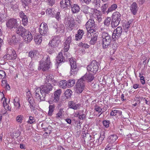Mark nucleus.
I'll return each mask as SVG.
<instances>
[{"instance_id":"obj_1","label":"nucleus","mask_w":150,"mask_h":150,"mask_svg":"<svg viewBox=\"0 0 150 150\" xmlns=\"http://www.w3.org/2000/svg\"><path fill=\"white\" fill-rule=\"evenodd\" d=\"M85 25L87 33V37L88 38H90L91 36V33H94V32H96V25L93 19L91 18L86 23Z\"/></svg>"},{"instance_id":"obj_2","label":"nucleus","mask_w":150,"mask_h":150,"mask_svg":"<svg viewBox=\"0 0 150 150\" xmlns=\"http://www.w3.org/2000/svg\"><path fill=\"white\" fill-rule=\"evenodd\" d=\"M102 37L103 38L102 47L103 49H105L110 45L112 40H113L112 36L107 32H103L102 34Z\"/></svg>"},{"instance_id":"obj_3","label":"nucleus","mask_w":150,"mask_h":150,"mask_svg":"<svg viewBox=\"0 0 150 150\" xmlns=\"http://www.w3.org/2000/svg\"><path fill=\"white\" fill-rule=\"evenodd\" d=\"M50 57L47 56L46 59L44 61L42 59L40 62V66L38 68V70L42 69L43 71H46L50 68Z\"/></svg>"},{"instance_id":"obj_4","label":"nucleus","mask_w":150,"mask_h":150,"mask_svg":"<svg viewBox=\"0 0 150 150\" xmlns=\"http://www.w3.org/2000/svg\"><path fill=\"white\" fill-rule=\"evenodd\" d=\"M99 67L98 63L96 60H93L91 63L88 65L87 67L88 71H91L94 73H96L98 71Z\"/></svg>"},{"instance_id":"obj_5","label":"nucleus","mask_w":150,"mask_h":150,"mask_svg":"<svg viewBox=\"0 0 150 150\" xmlns=\"http://www.w3.org/2000/svg\"><path fill=\"white\" fill-rule=\"evenodd\" d=\"M71 66L70 74L74 76L76 75L79 69V67L76 65V61L74 59L71 58H69Z\"/></svg>"},{"instance_id":"obj_6","label":"nucleus","mask_w":150,"mask_h":150,"mask_svg":"<svg viewBox=\"0 0 150 150\" xmlns=\"http://www.w3.org/2000/svg\"><path fill=\"white\" fill-rule=\"evenodd\" d=\"M6 24L7 28L10 29L16 28L19 25L17 20L13 18H10L7 20Z\"/></svg>"},{"instance_id":"obj_7","label":"nucleus","mask_w":150,"mask_h":150,"mask_svg":"<svg viewBox=\"0 0 150 150\" xmlns=\"http://www.w3.org/2000/svg\"><path fill=\"white\" fill-rule=\"evenodd\" d=\"M26 100L30 104V108L32 110H34L35 109V103L34 98L31 94L30 92L28 91L27 92Z\"/></svg>"},{"instance_id":"obj_8","label":"nucleus","mask_w":150,"mask_h":150,"mask_svg":"<svg viewBox=\"0 0 150 150\" xmlns=\"http://www.w3.org/2000/svg\"><path fill=\"white\" fill-rule=\"evenodd\" d=\"M122 29L121 26L118 27L113 31L112 34L113 40L115 41L118 40L121 36L122 33Z\"/></svg>"},{"instance_id":"obj_9","label":"nucleus","mask_w":150,"mask_h":150,"mask_svg":"<svg viewBox=\"0 0 150 150\" xmlns=\"http://www.w3.org/2000/svg\"><path fill=\"white\" fill-rule=\"evenodd\" d=\"M83 81L80 79L78 80L76 85L75 92L76 93L80 94L83 91L84 88L85 83Z\"/></svg>"},{"instance_id":"obj_10","label":"nucleus","mask_w":150,"mask_h":150,"mask_svg":"<svg viewBox=\"0 0 150 150\" xmlns=\"http://www.w3.org/2000/svg\"><path fill=\"white\" fill-rule=\"evenodd\" d=\"M39 32L41 35L45 36L48 34V27L47 24L42 22L40 24L39 28Z\"/></svg>"},{"instance_id":"obj_11","label":"nucleus","mask_w":150,"mask_h":150,"mask_svg":"<svg viewBox=\"0 0 150 150\" xmlns=\"http://www.w3.org/2000/svg\"><path fill=\"white\" fill-rule=\"evenodd\" d=\"M35 97L38 100H40V101H43L45 100V96L43 94L40 88H36L35 92Z\"/></svg>"},{"instance_id":"obj_12","label":"nucleus","mask_w":150,"mask_h":150,"mask_svg":"<svg viewBox=\"0 0 150 150\" xmlns=\"http://www.w3.org/2000/svg\"><path fill=\"white\" fill-rule=\"evenodd\" d=\"M53 87L50 83L47 84L46 85L42 86L40 88L42 92L46 96V94H48L52 89Z\"/></svg>"},{"instance_id":"obj_13","label":"nucleus","mask_w":150,"mask_h":150,"mask_svg":"<svg viewBox=\"0 0 150 150\" xmlns=\"http://www.w3.org/2000/svg\"><path fill=\"white\" fill-rule=\"evenodd\" d=\"M16 33L22 37L24 36L26 32H28V30L25 29L23 27L19 26L16 28Z\"/></svg>"},{"instance_id":"obj_14","label":"nucleus","mask_w":150,"mask_h":150,"mask_svg":"<svg viewBox=\"0 0 150 150\" xmlns=\"http://www.w3.org/2000/svg\"><path fill=\"white\" fill-rule=\"evenodd\" d=\"M82 11L85 14H93L95 12V9L89 7L88 6L85 5L82 7Z\"/></svg>"},{"instance_id":"obj_15","label":"nucleus","mask_w":150,"mask_h":150,"mask_svg":"<svg viewBox=\"0 0 150 150\" xmlns=\"http://www.w3.org/2000/svg\"><path fill=\"white\" fill-rule=\"evenodd\" d=\"M59 36H55L54 38L50 41L49 44V45L52 46L53 48L57 47L58 43L60 42L59 40Z\"/></svg>"},{"instance_id":"obj_16","label":"nucleus","mask_w":150,"mask_h":150,"mask_svg":"<svg viewBox=\"0 0 150 150\" xmlns=\"http://www.w3.org/2000/svg\"><path fill=\"white\" fill-rule=\"evenodd\" d=\"M72 1L70 0H62L60 2L61 7L62 8H69L71 6Z\"/></svg>"},{"instance_id":"obj_17","label":"nucleus","mask_w":150,"mask_h":150,"mask_svg":"<svg viewBox=\"0 0 150 150\" xmlns=\"http://www.w3.org/2000/svg\"><path fill=\"white\" fill-rule=\"evenodd\" d=\"M94 76L93 75L91 74H86L82 77L80 79L83 81L85 83V81L86 80H88V81H91L94 79Z\"/></svg>"},{"instance_id":"obj_18","label":"nucleus","mask_w":150,"mask_h":150,"mask_svg":"<svg viewBox=\"0 0 150 150\" xmlns=\"http://www.w3.org/2000/svg\"><path fill=\"white\" fill-rule=\"evenodd\" d=\"M71 8V10L73 13H78L80 11V8L77 4L74 3L73 1H72L71 6L69 7Z\"/></svg>"},{"instance_id":"obj_19","label":"nucleus","mask_w":150,"mask_h":150,"mask_svg":"<svg viewBox=\"0 0 150 150\" xmlns=\"http://www.w3.org/2000/svg\"><path fill=\"white\" fill-rule=\"evenodd\" d=\"M22 37L27 43L30 42L33 38L31 33L29 31H28V32L25 33L24 36Z\"/></svg>"},{"instance_id":"obj_20","label":"nucleus","mask_w":150,"mask_h":150,"mask_svg":"<svg viewBox=\"0 0 150 150\" xmlns=\"http://www.w3.org/2000/svg\"><path fill=\"white\" fill-rule=\"evenodd\" d=\"M71 38L70 36L68 37L66 39L65 42H64V50L65 52H67L70 47V44L71 43Z\"/></svg>"},{"instance_id":"obj_21","label":"nucleus","mask_w":150,"mask_h":150,"mask_svg":"<svg viewBox=\"0 0 150 150\" xmlns=\"http://www.w3.org/2000/svg\"><path fill=\"white\" fill-rule=\"evenodd\" d=\"M92 35L91 34L92 37L91 38V40L90 41V44L91 45H94L97 39L98 36V32H94V33H91Z\"/></svg>"},{"instance_id":"obj_22","label":"nucleus","mask_w":150,"mask_h":150,"mask_svg":"<svg viewBox=\"0 0 150 150\" xmlns=\"http://www.w3.org/2000/svg\"><path fill=\"white\" fill-rule=\"evenodd\" d=\"M61 92L62 91L60 89H58L54 92L53 98L54 101V102L57 103L58 101Z\"/></svg>"},{"instance_id":"obj_23","label":"nucleus","mask_w":150,"mask_h":150,"mask_svg":"<svg viewBox=\"0 0 150 150\" xmlns=\"http://www.w3.org/2000/svg\"><path fill=\"white\" fill-rule=\"evenodd\" d=\"M84 33V31L83 30L79 29L77 31V34L75 35V40L76 41L81 40Z\"/></svg>"},{"instance_id":"obj_24","label":"nucleus","mask_w":150,"mask_h":150,"mask_svg":"<svg viewBox=\"0 0 150 150\" xmlns=\"http://www.w3.org/2000/svg\"><path fill=\"white\" fill-rule=\"evenodd\" d=\"M39 55V52L38 51L36 50H34L33 51H31L29 52V56L32 59H37Z\"/></svg>"},{"instance_id":"obj_25","label":"nucleus","mask_w":150,"mask_h":150,"mask_svg":"<svg viewBox=\"0 0 150 150\" xmlns=\"http://www.w3.org/2000/svg\"><path fill=\"white\" fill-rule=\"evenodd\" d=\"M56 61L57 63L59 64L62 62H64L66 61L65 57L63 56L62 52H59Z\"/></svg>"},{"instance_id":"obj_26","label":"nucleus","mask_w":150,"mask_h":150,"mask_svg":"<svg viewBox=\"0 0 150 150\" xmlns=\"http://www.w3.org/2000/svg\"><path fill=\"white\" fill-rule=\"evenodd\" d=\"M80 105V104H76L73 101H69L68 103L69 107L74 110H76L79 109Z\"/></svg>"},{"instance_id":"obj_27","label":"nucleus","mask_w":150,"mask_h":150,"mask_svg":"<svg viewBox=\"0 0 150 150\" xmlns=\"http://www.w3.org/2000/svg\"><path fill=\"white\" fill-rule=\"evenodd\" d=\"M130 9L133 14L135 15L137 13L138 9L136 3L134 2L131 5Z\"/></svg>"},{"instance_id":"obj_28","label":"nucleus","mask_w":150,"mask_h":150,"mask_svg":"<svg viewBox=\"0 0 150 150\" xmlns=\"http://www.w3.org/2000/svg\"><path fill=\"white\" fill-rule=\"evenodd\" d=\"M121 15L119 12L116 11L114 12L112 14L111 18L120 21L121 20Z\"/></svg>"},{"instance_id":"obj_29","label":"nucleus","mask_w":150,"mask_h":150,"mask_svg":"<svg viewBox=\"0 0 150 150\" xmlns=\"http://www.w3.org/2000/svg\"><path fill=\"white\" fill-rule=\"evenodd\" d=\"M75 21L74 19H71L68 20L66 22V25L68 27L70 28L71 30H72L74 25Z\"/></svg>"},{"instance_id":"obj_30","label":"nucleus","mask_w":150,"mask_h":150,"mask_svg":"<svg viewBox=\"0 0 150 150\" xmlns=\"http://www.w3.org/2000/svg\"><path fill=\"white\" fill-rule=\"evenodd\" d=\"M7 53H9L10 54L11 57H12L13 58V57H14V56H15L14 58H13V59H16V54L15 51L14 50L12 49L11 48H8L7 49Z\"/></svg>"},{"instance_id":"obj_31","label":"nucleus","mask_w":150,"mask_h":150,"mask_svg":"<svg viewBox=\"0 0 150 150\" xmlns=\"http://www.w3.org/2000/svg\"><path fill=\"white\" fill-rule=\"evenodd\" d=\"M41 35L36 34L34 37V40L36 44H40L42 41V38Z\"/></svg>"},{"instance_id":"obj_32","label":"nucleus","mask_w":150,"mask_h":150,"mask_svg":"<svg viewBox=\"0 0 150 150\" xmlns=\"http://www.w3.org/2000/svg\"><path fill=\"white\" fill-rule=\"evenodd\" d=\"M120 22V21L115 19H114V18H111V24L112 28H114L117 27L119 25Z\"/></svg>"},{"instance_id":"obj_33","label":"nucleus","mask_w":150,"mask_h":150,"mask_svg":"<svg viewBox=\"0 0 150 150\" xmlns=\"http://www.w3.org/2000/svg\"><path fill=\"white\" fill-rule=\"evenodd\" d=\"M117 8V5L115 4H113L108 8L106 13H108L110 12L115 11Z\"/></svg>"},{"instance_id":"obj_34","label":"nucleus","mask_w":150,"mask_h":150,"mask_svg":"<svg viewBox=\"0 0 150 150\" xmlns=\"http://www.w3.org/2000/svg\"><path fill=\"white\" fill-rule=\"evenodd\" d=\"M117 139L116 135L112 134L110 135L108 138V142L111 143L115 142Z\"/></svg>"},{"instance_id":"obj_35","label":"nucleus","mask_w":150,"mask_h":150,"mask_svg":"<svg viewBox=\"0 0 150 150\" xmlns=\"http://www.w3.org/2000/svg\"><path fill=\"white\" fill-rule=\"evenodd\" d=\"M10 40L11 43L15 44L18 42L19 39L16 35H13L12 36Z\"/></svg>"},{"instance_id":"obj_36","label":"nucleus","mask_w":150,"mask_h":150,"mask_svg":"<svg viewBox=\"0 0 150 150\" xmlns=\"http://www.w3.org/2000/svg\"><path fill=\"white\" fill-rule=\"evenodd\" d=\"M75 83V80L73 79H70L67 81V87H70L73 86Z\"/></svg>"},{"instance_id":"obj_37","label":"nucleus","mask_w":150,"mask_h":150,"mask_svg":"<svg viewBox=\"0 0 150 150\" xmlns=\"http://www.w3.org/2000/svg\"><path fill=\"white\" fill-rule=\"evenodd\" d=\"M111 20L110 17H107L104 21V26L106 27H108L110 24V22Z\"/></svg>"},{"instance_id":"obj_38","label":"nucleus","mask_w":150,"mask_h":150,"mask_svg":"<svg viewBox=\"0 0 150 150\" xmlns=\"http://www.w3.org/2000/svg\"><path fill=\"white\" fill-rule=\"evenodd\" d=\"M64 27L62 25H61L57 28L56 32L62 33L64 32Z\"/></svg>"},{"instance_id":"obj_39","label":"nucleus","mask_w":150,"mask_h":150,"mask_svg":"<svg viewBox=\"0 0 150 150\" xmlns=\"http://www.w3.org/2000/svg\"><path fill=\"white\" fill-rule=\"evenodd\" d=\"M59 85L63 88H65L66 87H67V81L66 80L61 81L59 83Z\"/></svg>"},{"instance_id":"obj_40","label":"nucleus","mask_w":150,"mask_h":150,"mask_svg":"<svg viewBox=\"0 0 150 150\" xmlns=\"http://www.w3.org/2000/svg\"><path fill=\"white\" fill-rule=\"evenodd\" d=\"M49 111L48 112V115L50 116L52 115V113L54 110V105H50L49 106Z\"/></svg>"},{"instance_id":"obj_41","label":"nucleus","mask_w":150,"mask_h":150,"mask_svg":"<svg viewBox=\"0 0 150 150\" xmlns=\"http://www.w3.org/2000/svg\"><path fill=\"white\" fill-rule=\"evenodd\" d=\"M94 109L96 111L98 112H101V113L99 115V117L102 114V113L103 112V111H102V109L101 108L100 106L98 105H95L94 106Z\"/></svg>"},{"instance_id":"obj_42","label":"nucleus","mask_w":150,"mask_h":150,"mask_svg":"<svg viewBox=\"0 0 150 150\" xmlns=\"http://www.w3.org/2000/svg\"><path fill=\"white\" fill-rule=\"evenodd\" d=\"M72 91L70 89H67L65 92V96L67 98L70 97L72 95Z\"/></svg>"},{"instance_id":"obj_43","label":"nucleus","mask_w":150,"mask_h":150,"mask_svg":"<svg viewBox=\"0 0 150 150\" xmlns=\"http://www.w3.org/2000/svg\"><path fill=\"white\" fill-rule=\"evenodd\" d=\"M48 48L47 50V52L50 54L54 53V48H53L52 46L49 45V44L48 45Z\"/></svg>"},{"instance_id":"obj_44","label":"nucleus","mask_w":150,"mask_h":150,"mask_svg":"<svg viewBox=\"0 0 150 150\" xmlns=\"http://www.w3.org/2000/svg\"><path fill=\"white\" fill-rule=\"evenodd\" d=\"M6 99L5 98V100L3 102V105L5 109L7 110H9L11 108L9 107L8 105L6 103Z\"/></svg>"},{"instance_id":"obj_45","label":"nucleus","mask_w":150,"mask_h":150,"mask_svg":"<svg viewBox=\"0 0 150 150\" xmlns=\"http://www.w3.org/2000/svg\"><path fill=\"white\" fill-rule=\"evenodd\" d=\"M102 123L104 127L107 128L109 127L110 122L109 120H104L103 121Z\"/></svg>"},{"instance_id":"obj_46","label":"nucleus","mask_w":150,"mask_h":150,"mask_svg":"<svg viewBox=\"0 0 150 150\" xmlns=\"http://www.w3.org/2000/svg\"><path fill=\"white\" fill-rule=\"evenodd\" d=\"M15 57H13V58H15ZM11 57L10 56V54L9 53H7V54H6L3 57V58L4 59V60H6L8 59H13V57Z\"/></svg>"},{"instance_id":"obj_47","label":"nucleus","mask_w":150,"mask_h":150,"mask_svg":"<svg viewBox=\"0 0 150 150\" xmlns=\"http://www.w3.org/2000/svg\"><path fill=\"white\" fill-rule=\"evenodd\" d=\"M46 13L48 14L49 16L50 15V16L53 17L54 16L52 8H48L47 9L46 11Z\"/></svg>"},{"instance_id":"obj_48","label":"nucleus","mask_w":150,"mask_h":150,"mask_svg":"<svg viewBox=\"0 0 150 150\" xmlns=\"http://www.w3.org/2000/svg\"><path fill=\"white\" fill-rule=\"evenodd\" d=\"M23 119V116L22 115H19L17 116L16 120L17 122L21 123Z\"/></svg>"},{"instance_id":"obj_49","label":"nucleus","mask_w":150,"mask_h":150,"mask_svg":"<svg viewBox=\"0 0 150 150\" xmlns=\"http://www.w3.org/2000/svg\"><path fill=\"white\" fill-rule=\"evenodd\" d=\"M108 7V5L107 4H104L101 7L102 11L103 13H105V12H106V11H106L107 8Z\"/></svg>"},{"instance_id":"obj_50","label":"nucleus","mask_w":150,"mask_h":150,"mask_svg":"<svg viewBox=\"0 0 150 150\" xmlns=\"http://www.w3.org/2000/svg\"><path fill=\"white\" fill-rule=\"evenodd\" d=\"M92 3L97 7H100V0H93Z\"/></svg>"},{"instance_id":"obj_51","label":"nucleus","mask_w":150,"mask_h":150,"mask_svg":"<svg viewBox=\"0 0 150 150\" xmlns=\"http://www.w3.org/2000/svg\"><path fill=\"white\" fill-rule=\"evenodd\" d=\"M105 137V132L104 131H102L101 132L100 136L98 139V141L100 140L101 141H102L103 140Z\"/></svg>"},{"instance_id":"obj_52","label":"nucleus","mask_w":150,"mask_h":150,"mask_svg":"<svg viewBox=\"0 0 150 150\" xmlns=\"http://www.w3.org/2000/svg\"><path fill=\"white\" fill-rule=\"evenodd\" d=\"M35 122V120L34 117L31 116H29V120L27 122V123L30 124H32Z\"/></svg>"},{"instance_id":"obj_53","label":"nucleus","mask_w":150,"mask_h":150,"mask_svg":"<svg viewBox=\"0 0 150 150\" xmlns=\"http://www.w3.org/2000/svg\"><path fill=\"white\" fill-rule=\"evenodd\" d=\"M120 111L116 110H114L112 111L110 113V115L112 116H115L117 115L118 113H119Z\"/></svg>"},{"instance_id":"obj_54","label":"nucleus","mask_w":150,"mask_h":150,"mask_svg":"<svg viewBox=\"0 0 150 150\" xmlns=\"http://www.w3.org/2000/svg\"><path fill=\"white\" fill-rule=\"evenodd\" d=\"M122 26L123 27V29L125 32L126 33H127V32L128 31L129 29L130 28V26H129L127 25H126L125 24H123Z\"/></svg>"},{"instance_id":"obj_55","label":"nucleus","mask_w":150,"mask_h":150,"mask_svg":"<svg viewBox=\"0 0 150 150\" xmlns=\"http://www.w3.org/2000/svg\"><path fill=\"white\" fill-rule=\"evenodd\" d=\"M15 105L17 106L18 107H20V105L19 101L18 100V98H16L13 101Z\"/></svg>"},{"instance_id":"obj_56","label":"nucleus","mask_w":150,"mask_h":150,"mask_svg":"<svg viewBox=\"0 0 150 150\" xmlns=\"http://www.w3.org/2000/svg\"><path fill=\"white\" fill-rule=\"evenodd\" d=\"M79 45L80 46L82 47L88 48L89 47V46L87 44L83 43L82 42H81L79 44Z\"/></svg>"},{"instance_id":"obj_57","label":"nucleus","mask_w":150,"mask_h":150,"mask_svg":"<svg viewBox=\"0 0 150 150\" xmlns=\"http://www.w3.org/2000/svg\"><path fill=\"white\" fill-rule=\"evenodd\" d=\"M6 75L5 72L3 70H0V78L4 79L6 76Z\"/></svg>"},{"instance_id":"obj_58","label":"nucleus","mask_w":150,"mask_h":150,"mask_svg":"<svg viewBox=\"0 0 150 150\" xmlns=\"http://www.w3.org/2000/svg\"><path fill=\"white\" fill-rule=\"evenodd\" d=\"M23 2L24 5L26 6L31 2V0H23Z\"/></svg>"},{"instance_id":"obj_59","label":"nucleus","mask_w":150,"mask_h":150,"mask_svg":"<svg viewBox=\"0 0 150 150\" xmlns=\"http://www.w3.org/2000/svg\"><path fill=\"white\" fill-rule=\"evenodd\" d=\"M22 24L24 26H26L27 25L28 21V18L22 19Z\"/></svg>"},{"instance_id":"obj_60","label":"nucleus","mask_w":150,"mask_h":150,"mask_svg":"<svg viewBox=\"0 0 150 150\" xmlns=\"http://www.w3.org/2000/svg\"><path fill=\"white\" fill-rule=\"evenodd\" d=\"M65 52L64 54V56L65 57L66 61L68 59V57L70 56L69 54L67 52H65Z\"/></svg>"},{"instance_id":"obj_61","label":"nucleus","mask_w":150,"mask_h":150,"mask_svg":"<svg viewBox=\"0 0 150 150\" xmlns=\"http://www.w3.org/2000/svg\"><path fill=\"white\" fill-rule=\"evenodd\" d=\"M60 13L59 12H57L55 16L56 18L58 20V21L59 19H60Z\"/></svg>"},{"instance_id":"obj_62","label":"nucleus","mask_w":150,"mask_h":150,"mask_svg":"<svg viewBox=\"0 0 150 150\" xmlns=\"http://www.w3.org/2000/svg\"><path fill=\"white\" fill-rule=\"evenodd\" d=\"M46 79L48 80L52 81L54 79V77L52 75H50L46 77Z\"/></svg>"},{"instance_id":"obj_63","label":"nucleus","mask_w":150,"mask_h":150,"mask_svg":"<svg viewBox=\"0 0 150 150\" xmlns=\"http://www.w3.org/2000/svg\"><path fill=\"white\" fill-rule=\"evenodd\" d=\"M140 80L142 84H144L145 83V81L144 76H141V77H140Z\"/></svg>"},{"instance_id":"obj_64","label":"nucleus","mask_w":150,"mask_h":150,"mask_svg":"<svg viewBox=\"0 0 150 150\" xmlns=\"http://www.w3.org/2000/svg\"><path fill=\"white\" fill-rule=\"evenodd\" d=\"M49 5L52 6L54 4V1L53 0H48Z\"/></svg>"}]
</instances>
